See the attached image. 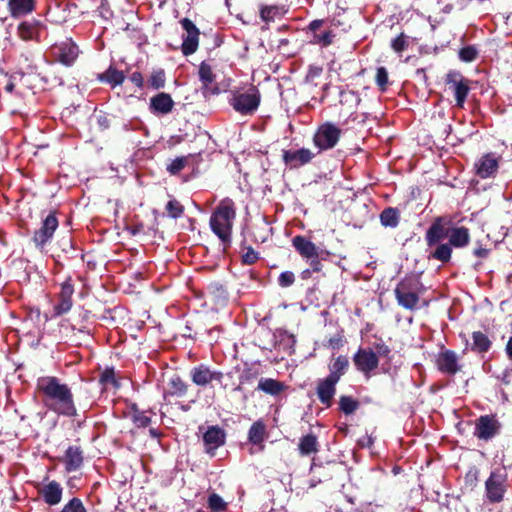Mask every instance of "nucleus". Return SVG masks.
Masks as SVG:
<instances>
[{
    "label": "nucleus",
    "instance_id": "09e8293b",
    "mask_svg": "<svg viewBox=\"0 0 512 512\" xmlns=\"http://www.w3.org/2000/svg\"><path fill=\"white\" fill-rule=\"evenodd\" d=\"M391 47L397 53H401L402 51H404L407 47V41H406L405 35L402 33L399 36H397L396 38H394L392 40Z\"/></svg>",
    "mask_w": 512,
    "mask_h": 512
},
{
    "label": "nucleus",
    "instance_id": "b1692460",
    "mask_svg": "<svg viewBox=\"0 0 512 512\" xmlns=\"http://www.w3.org/2000/svg\"><path fill=\"white\" fill-rule=\"evenodd\" d=\"M292 245L303 258L309 259L318 256L316 245L304 236H295L292 239Z\"/></svg>",
    "mask_w": 512,
    "mask_h": 512
},
{
    "label": "nucleus",
    "instance_id": "58836bf2",
    "mask_svg": "<svg viewBox=\"0 0 512 512\" xmlns=\"http://www.w3.org/2000/svg\"><path fill=\"white\" fill-rule=\"evenodd\" d=\"M207 505L211 512H225L228 506L223 498L216 493L209 495Z\"/></svg>",
    "mask_w": 512,
    "mask_h": 512
},
{
    "label": "nucleus",
    "instance_id": "7c9ffc66",
    "mask_svg": "<svg viewBox=\"0 0 512 512\" xmlns=\"http://www.w3.org/2000/svg\"><path fill=\"white\" fill-rule=\"evenodd\" d=\"M259 390L272 395H279L285 388L284 384L272 378H261L258 382Z\"/></svg>",
    "mask_w": 512,
    "mask_h": 512
},
{
    "label": "nucleus",
    "instance_id": "6e6552de",
    "mask_svg": "<svg viewBox=\"0 0 512 512\" xmlns=\"http://www.w3.org/2000/svg\"><path fill=\"white\" fill-rule=\"evenodd\" d=\"M445 84L453 93L456 105L462 108L470 91L469 80L459 71L451 70L445 76Z\"/></svg>",
    "mask_w": 512,
    "mask_h": 512
},
{
    "label": "nucleus",
    "instance_id": "bf43d9fd",
    "mask_svg": "<svg viewBox=\"0 0 512 512\" xmlns=\"http://www.w3.org/2000/svg\"><path fill=\"white\" fill-rule=\"evenodd\" d=\"M341 343V337H332L329 339V345L333 348L338 347Z\"/></svg>",
    "mask_w": 512,
    "mask_h": 512
},
{
    "label": "nucleus",
    "instance_id": "79ce46f5",
    "mask_svg": "<svg viewBox=\"0 0 512 512\" xmlns=\"http://www.w3.org/2000/svg\"><path fill=\"white\" fill-rule=\"evenodd\" d=\"M334 38L335 33L332 30L313 34V42L321 45L322 47L331 45L334 41Z\"/></svg>",
    "mask_w": 512,
    "mask_h": 512
},
{
    "label": "nucleus",
    "instance_id": "4d7b16f0",
    "mask_svg": "<svg viewBox=\"0 0 512 512\" xmlns=\"http://www.w3.org/2000/svg\"><path fill=\"white\" fill-rule=\"evenodd\" d=\"M473 254L478 258H486L489 254V250L480 246L474 249Z\"/></svg>",
    "mask_w": 512,
    "mask_h": 512
},
{
    "label": "nucleus",
    "instance_id": "ea45409f",
    "mask_svg": "<svg viewBox=\"0 0 512 512\" xmlns=\"http://www.w3.org/2000/svg\"><path fill=\"white\" fill-rule=\"evenodd\" d=\"M100 382L102 385L107 388L112 386L114 388H119L120 384L116 378L114 368H106L100 376Z\"/></svg>",
    "mask_w": 512,
    "mask_h": 512
},
{
    "label": "nucleus",
    "instance_id": "9d476101",
    "mask_svg": "<svg viewBox=\"0 0 512 512\" xmlns=\"http://www.w3.org/2000/svg\"><path fill=\"white\" fill-rule=\"evenodd\" d=\"M352 360L356 369L366 378H370L379 365L378 356L371 348H359Z\"/></svg>",
    "mask_w": 512,
    "mask_h": 512
},
{
    "label": "nucleus",
    "instance_id": "f257e3e1",
    "mask_svg": "<svg viewBox=\"0 0 512 512\" xmlns=\"http://www.w3.org/2000/svg\"><path fill=\"white\" fill-rule=\"evenodd\" d=\"M470 230L464 226H452L450 216H439L434 219L425 233L428 248H433L428 254L429 259L448 263L452 257L453 248H464L470 243Z\"/></svg>",
    "mask_w": 512,
    "mask_h": 512
},
{
    "label": "nucleus",
    "instance_id": "a18cd8bd",
    "mask_svg": "<svg viewBox=\"0 0 512 512\" xmlns=\"http://www.w3.org/2000/svg\"><path fill=\"white\" fill-rule=\"evenodd\" d=\"M60 512H87L83 502L79 498H72L64 505Z\"/></svg>",
    "mask_w": 512,
    "mask_h": 512
},
{
    "label": "nucleus",
    "instance_id": "9b49d317",
    "mask_svg": "<svg viewBox=\"0 0 512 512\" xmlns=\"http://www.w3.org/2000/svg\"><path fill=\"white\" fill-rule=\"evenodd\" d=\"M180 24L185 32L182 36L181 52L184 56H189L199 47L200 31L189 18L181 19Z\"/></svg>",
    "mask_w": 512,
    "mask_h": 512
},
{
    "label": "nucleus",
    "instance_id": "c9c22d12",
    "mask_svg": "<svg viewBox=\"0 0 512 512\" xmlns=\"http://www.w3.org/2000/svg\"><path fill=\"white\" fill-rule=\"evenodd\" d=\"M166 77L163 69H154L148 79V85L152 89L159 90L165 86Z\"/></svg>",
    "mask_w": 512,
    "mask_h": 512
},
{
    "label": "nucleus",
    "instance_id": "393cba45",
    "mask_svg": "<svg viewBox=\"0 0 512 512\" xmlns=\"http://www.w3.org/2000/svg\"><path fill=\"white\" fill-rule=\"evenodd\" d=\"M266 437V426L258 420L254 422L248 431V440L251 444L259 446L260 450L264 449V440Z\"/></svg>",
    "mask_w": 512,
    "mask_h": 512
},
{
    "label": "nucleus",
    "instance_id": "37998d69",
    "mask_svg": "<svg viewBox=\"0 0 512 512\" xmlns=\"http://www.w3.org/2000/svg\"><path fill=\"white\" fill-rule=\"evenodd\" d=\"M166 211L171 218L177 219L182 216L184 207L179 201L172 199L167 203Z\"/></svg>",
    "mask_w": 512,
    "mask_h": 512
},
{
    "label": "nucleus",
    "instance_id": "a19ab883",
    "mask_svg": "<svg viewBox=\"0 0 512 512\" xmlns=\"http://www.w3.org/2000/svg\"><path fill=\"white\" fill-rule=\"evenodd\" d=\"M339 407L344 414L349 415L357 410L359 403L350 396H341L339 400Z\"/></svg>",
    "mask_w": 512,
    "mask_h": 512
},
{
    "label": "nucleus",
    "instance_id": "f8f14e48",
    "mask_svg": "<svg viewBox=\"0 0 512 512\" xmlns=\"http://www.w3.org/2000/svg\"><path fill=\"white\" fill-rule=\"evenodd\" d=\"M58 227V219L55 213H50L42 221L41 227L35 231L32 241L37 248L43 250L44 247L51 241L56 229Z\"/></svg>",
    "mask_w": 512,
    "mask_h": 512
},
{
    "label": "nucleus",
    "instance_id": "2f4dec72",
    "mask_svg": "<svg viewBox=\"0 0 512 512\" xmlns=\"http://www.w3.org/2000/svg\"><path fill=\"white\" fill-rule=\"evenodd\" d=\"M472 340L471 350L477 353H486L492 344L488 336L481 331L473 332Z\"/></svg>",
    "mask_w": 512,
    "mask_h": 512
},
{
    "label": "nucleus",
    "instance_id": "0eeeda50",
    "mask_svg": "<svg viewBox=\"0 0 512 512\" xmlns=\"http://www.w3.org/2000/svg\"><path fill=\"white\" fill-rule=\"evenodd\" d=\"M342 130L332 122L321 124L313 137L314 145L319 150H329L334 148L341 137Z\"/></svg>",
    "mask_w": 512,
    "mask_h": 512
},
{
    "label": "nucleus",
    "instance_id": "20e7f679",
    "mask_svg": "<svg viewBox=\"0 0 512 512\" xmlns=\"http://www.w3.org/2000/svg\"><path fill=\"white\" fill-rule=\"evenodd\" d=\"M424 287L419 279L415 277L404 278L395 288V297L400 306L408 310L418 307L419 296Z\"/></svg>",
    "mask_w": 512,
    "mask_h": 512
},
{
    "label": "nucleus",
    "instance_id": "de8ad7c7",
    "mask_svg": "<svg viewBox=\"0 0 512 512\" xmlns=\"http://www.w3.org/2000/svg\"><path fill=\"white\" fill-rule=\"evenodd\" d=\"M376 83L381 89V91H385L388 84V72L385 67L377 68L376 72Z\"/></svg>",
    "mask_w": 512,
    "mask_h": 512
},
{
    "label": "nucleus",
    "instance_id": "423d86ee",
    "mask_svg": "<svg viewBox=\"0 0 512 512\" xmlns=\"http://www.w3.org/2000/svg\"><path fill=\"white\" fill-rule=\"evenodd\" d=\"M508 487V474L505 468H495L485 481V495L490 503L503 501Z\"/></svg>",
    "mask_w": 512,
    "mask_h": 512
},
{
    "label": "nucleus",
    "instance_id": "f03ea898",
    "mask_svg": "<svg viewBox=\"0 0 512 512\" xmlns=\"http://www.w3.org/2000/svg\"><path fill=\"white\" fill-rule=\"evenodd\" d=\"M37 388L42 394L44 405L49 410L67 417L77 415L71 389L68 385L61 383L57 377H40L37 380Z\"/></svg>",
    "mask_w": 512,
    "mask_h": 512
},
{
    "label": "nucleus",
    "instance_id": "473e14b6",
    "mask_svg": "<svg viewBox=\"0 0 512 512\" xmlns=\"http://www.w3.org/2000/svg\"><path fill=\"white\" fill-rule=\"evenodd\" d=\"M380 222L384 227L394 228L399 223V213L395 208H386L380 214Z\"/></svg>",
    "mask_w": 512,
    "mask_h": 512
},
{
    "label": "nucleus",
    "instance_id": "f704fd0d",
    "mask_svg": "<svg viewBox=\"0 0 512 512\" xmlns=\"http://www.w3.org/2000/svg\"><path fill=\"white\" fill-rule=\"evenodd\" d=\"M283 15V10L278 6H263L260 9V17L266 22L270 23Z\"/></svg>",
    "mask_w": 512,
    "mask_h": 512
},
{
    "label": "nucleus",
    "instance_id": "dca6fc26",
    "mask_svg": "<svg viewBox=\"0 0 512 512\" xmlns=\"http://www.w3.org/2000/svg\"><path fill=\"white\" fill-rule=\"evenodd\" d=\"M499 168V157L493 153H487L475 163L476 174L482 178L494 177Z\"/></svg>",
    "mask_w": 512,
    "mask_h": 512
},
{
    "label": "nucleus",
    "instance_id": "72a5a7b5",
    "mask_svg": "<svg viewBox=\"0 0 512 512\" xmlns=\"http://www.w3.org/2000/svg\"><path fill=\"white\" fill-rule=\"evenodd\" d=\"M198 75L200 81L202 82V86L205 89H207L215 81L216 78L212 67L206 62H201Z\"/></svg>",
    "mask_w": 512,
    "mask_h": 512
},
{
    "label": "nucleus",
    "instance_id": "a211bd4d",
    "mask_svg": "<svg viewBox=\"0 0 512 512\" xmlns=\"http://www.w3.org/2000/svg\"><path fill=\"white\" fill-rule=\"evenodd\" d=\"M74 293V287L70 280L62 283L61 290L58 295V302L54 306V315L60 316L67 313L72 308V295Z\"/></svg>",
    "mask_w": 512,
    "mask_h": 512
},
{
    "label": "nucleus",
    "instance_id": "3c124183",
    "mask_svg": "<svg viewBox=\"0 0 512 512\" xmlns=\"http://www.w3.org/2000/svg\"><path fill=\"white\" fill-rule=\"evenodd\" d=\"M242 258L245 264H253L258 259V253L255 252L252 248H249L247 252L242 256Z\"/></svg>",
    "mask_w": 512,
    "mask_h": 512
},
{
    "label": "nucleus",
    "instance_id": "4c0bfd02",
    "mask_svg": "<svg viewBox=\"0 0 512 512\" xmlns=\"http://www.w3.org/2000/svg\"><path fill=\"white\" fill-rule=\"evenodd\" d=\"M169 385H170V393L172 395H176L178 397H182L184 395H186L187 391H188V385L187 383L182 380L181 377L179 376H174L170 379V382H169Z\"/></svg>",
    "mask_w": 512,
    "mask_h": 512
},
{
    "label": "nucleus",
    "instance_id": "39448f33",
    "mask_svg": "<svg viewBox=\"0 0 512 512\" xmlns=\"http://www.w3.org/2000/svg\"><path fill=\"white\" fill-rule=\"evenodd\" d=\"M261 102V94L255 86H250L245 91H234L231 94L229 104L241 115H253Z\"/></svg>",
    "mask_w": 512,
    "mask_h": 512
},
{
    "label": "nucleus",
    "instance_id": "4be33fe9",
    "mask_svg": "<svg viewBox=\"0 0 512 512\" xmlns=\"http://www.w3.org/2000/svg\"><path fill=\"white\" fill-rule=\"evenodd\" d=\"M63 489L56 481H50L40 489V495L50 506L57 505L62 499Z\"/></svg>",
    "mask_w": 512,
    "mask_h": 512
},
{
    "label": "nucleus",
    "instance_id": "a878e982",
    "mask_svg": "<svg viewBox=\"0 0 512 512\" xmlns=\"http://www.w3.org/2000/svg\"><path fill=\"white\" fill-rule=\"evenodd\" d=\"M298 449L302 456L317 453L319 450V443L316 435L309 433L302 436L299 440Z\"/></svg>",
    "mask_w": 512,
    "mask_h": 512
},
{
    "label": "nucleus",
    "instance_id": "864d4df0",
    "mask_svg": "<svg viewBox=\"0 0 512 512\" xmlns=\"http://www.w3.org/2000/svg\"><path fill=\"white\" fill-rule=\"evenodd\" d=\"M322 71L323 69L319 66H310L306 76L307 81H313L321 75Z\"/></svg>",
    "mask_w": 512,
    "mask_h": 512
},
{
    "label": "nucleus",
    "instance_id": "c03bdc74",
    "mask_svg": "<svg viewBox=\"0 0 512 512\" xmlns=\"http://www.w3.org/2000/svg\"><path fill=\"white\" fill-rule=\"evenodd\" d=\"M478 56V50L474 46H465L459 51V58L463 62H472Z\"/></svg>",
    "mask_w": 512,
    "mask_h": 512
},
{
    "label": "nucleus",
    "instance_id": "2eb2a0df",
    "mask_svg": "<svg viewBox=\"0 0 512 512\" xmlns=\"http://www.w3.org/2000/svg\"><path fill=\"white\" fill-rule=\"evenodd\" d=\"M190 377L197 386H207L213 381L221 382L223 373L211 370L208 366L200 364L191 369Z\"/></svg>",
    "mask_w": 512,
    "mask_h": 512
},
{
    "label": "nucleus",
    "instance_id": "ddd939ff",
    "mask_svg": "<svg viewBox=\"0 0 512 512\" xmlns=\"http://www.w3.org/2000/svg\"><path fill=\"white\" fill-rule=\"evenodd\" d=\"M51 55L55 61L65 66H71L79 55V49L72 40L68 39L53 45Z\"/></svg>",
    "mask_w": 512,
    "mask_h": 512
},
{
    "label": "nucleus",
    "instance_id": "6e6d98bb",
    "mask_svg": "<svg viewBox=\"0 0 512 512\" xmlns=\"http://www.w3.org/2000/svg\"><path fill=\"white\" fill-rule=\"evenodd\" d=\"M309 260H310V267H311L312 271L319 272L322 267L321 262L319 260V255L315 256V257H311V258H309Z\"/></svg>",
    "mask_w": 512,
    "mask_h": 512
},
{
    "label": "nucleus",
    "instance_id": "f3484780",
    "mask_svg": "<svg viewBox=\"0 0 512 512\" xmlns=\"http://www.w3.org/2000/svg\"><path fill=\"white\" fill-rule=\"evenodd\" d=\"M226 434L224 430L218 426H211L203 435V441L205 445L206 453L214 456L215 451L224 445Z\"/></svg>",
    "mask_w": 512,
    "mask_h": 512
},
{
    "label": "nucleus",
    "instance_id": "052dcab7",
    "mask_svg": "<svg viewBox=\"0 0 512 512\" xmlns=\"http://www.w3.org/2000/svg\"><path fill=\"white\" fill-rule=\"evenodd\" d=\"M506 353H507V356L509 357V359L512 360V336L510 337V339L507 342Z\"/></svg>",
    "mask_w": 512,
    "mask_h": 512
},
{
    "label": "nucleus",
    "instance_id": "603ef678",
    "mask_svg": "<svg viewBox=\"0 0 512 512\" xmlns=\"http://www.w3.org/2000/svg\"><path fill=\"white\" fill-rule=\"evenodd\" d=\"M378 359L380 357H387L390 353V348L385 343H377L375 344V351H374Z\"/></svg>",
    "mask_w": 512,
    "mask_h": 512
},
{
    "label": "nucleus",
    "instance_id": "4468645a",
    "mask_svg": "<svg viewBox=\"0 0 512 512\" xmlns=\"http://www.w3.org/2000/svg\"><path fill=\"white\" fill-rule=\"evenodd\" d=\"M437 369L446 375H455L462 370L459 356L453 350L442 349L436 358Z\"/></svg>",
    "mask_w": 512,
    "mask_h": 512
},
{
    "label": "nucleus",
    "instance_id": "6ab92c4d",
    "mask_svg": "<svg viewBox=\"0 0 512 512\" xmlns=\"http://www.w3.org/2000/svg\"><path fill=\"white\" fill-rule=\"evenodd\" d=\"M338 382L326 377L320 379L317 383L316 393L319 401L325 405L326 407H330L332 404V400L336 393V384Z\"/></svg>",
    "mask_w": 512,
    "mask_h": 512
},
{
    "label": "nucleus",
    "instance_id": "bb28decb",
    "mask_svg": "<svg viewBox=\"0 0 512 512\" xmlns=\"http://www.w3.org/2000/svg\"><path fill=\"white\" fill-rule=\"evenodd\" d=\"M9 10L13 17H21L33 11L34 0H9Z\"/></svg>",
    "mask_w": 512,
    "mask_h": 512
},
{
    "label": "nucleus",
    "instance_id": "49530a36",
    "mask_svg": "<svg viewBox=\"0 0 512 512\" xmlns=\"http://www.w3.org/2000/svg\"><path fill=\"white\" fill-rule=\"evenodd\" d=\"M187 157H178L176 159H174L167 167V170L175 175L177 173H179L182 169H184V167L186 166L187 164Z\"/></svg>",
    "mask_w": 512,
    "mask_h": 512
},
{
    "label": "nucleus",
    "instance_id": "13d9d810",
    "mask_svg": "<svg viewBox=\"0 0 512 512\" xmlns=\"http://www.w3.org/2000/svg\"><path fill=\"white\" fill-rule=\"evenodd\" d=\"M324 23L323 20H313L310 24H309V29L315 34V33H318V29L322 26V24Z\"/></svg>",
    "mask_w": 512,
    "mask_h": 512
},
{
    "label": "nucleus",
    "instance_id": "5701e85b",
    "mask_svg": "<svg viewBox=\"0 0 512 512\" xmlns=\"http://www.w3.org/2000/svg\"><path fill=\"white\" fill-rule=\"evenodd\" d=\"M313 158V153L306 148L296 151H284L283 159L287 165L297 167L310 162Z\"/></svg>",
    "mask_w": 512,
    "mask_h": 512
},
{
    "label": "nucleus",
    "instance_id": "aec40b11",
    "mask_svg": "<svg viewBox=\"0 0 512 512\" xmlns=\"http://www.w3.org/2000/svg\"><path fill=\"white\" fill-rule=\"evenodd\" d=\"M174 101L168 93H158L150 99L149 108L153 114L167 115L174 108Z\"/></svg>",
    "mask_w": 512,
    "mask_h": 512
},
{
    "label": "nucleus",
    "instance_id": "412c9836",
    "mask_svg": "<svg viewBox=\"0 0 512 512\" xmlns=\"http://www.w3.org/2000/svg\"><path fill=\"white\" fill-rule=\"evenodd\" d=\"M67 472H74L79 470L84 462L83 451L78 446H69L62 458Z\"/></svg>",
    "mask_w": 512,
    "mask_h": 512
},
{
    "label": "nucleus",
    "instance_id": "c756f323",
    "mask_svg": "<svg viewBox=\"0 0 512 512\" xmlns=\"http://www.w3.org/2000/svg\"><path fill=\"white\" fill-rule=\"evenodd\" d=\"M98 79L114 88L124 82L125 75L122 71L110 66L105 72L98 76Z\"/></svg>",
    "mask_w": 512,
    "mask_h": 512
},
{
    "label": "nucleus",
    "instance_id": "cd10ccee",
    "mask_svg": "<svg viewBox=\"0 0 512 512\" xmlns=\"http://www.w3.org/2000/svg\"><path fill=\"white\" fill-rule=\"evenodd\" d=\"M349 366V361L346 356H338L329 365V375L327 377L339 382L341 377L346 373Z\"/></svg>",
    "mask_w": 512,
    "mask_h": 512
},
{
    "label": "nucleus",
    "instance_id": "680f3d73",
    "mask_svg": "<svg viewBox=\"0 0 512 512\" xmlns=\"http://www.w3.org/2000/svg\"><path fill=\"white\" fill-rule=\"evenodd\" d=\"M13 89H14V84H13L12 82H10V83H8V84L6 85V90H7L8 92H12V91H13Z\"/></svg>",
    "mask_w": 512,
    "mask_h": 512
},
{
    "label": "nucleus",
    "instance_id": "e2e57ef3",
    "mask_svg": "<svg viewBox=\"0 0 512 512\" xmlns=\"http://www.w3.org/2000/svg\"><path fill=\"white\" fill-rule=\"evenodd\" d=\"M149 432L153 437H158V432L155 429H150Z\"/></svg>",
    "mask_w": 512,
    "mask_h": 512
},
{
    "label": "nucleus",
    "instance_id": "69168bd1",
    "mask_svg": "<svg viewBox=\"0 0 512 512\" xmlns=\"http://www.w3.org/2000/svg\"><path fill=\"white\" fill-rule=\"evenodd\" d=\"M288 337L291 339L292 343H295V337L293 335H289Z\"/></svg>",
    "mask_w": 512,
    "mask_h": 512
},
{
    "label": "nucleus",
    "instance_id": "e433bc0d",
    "mask_svg": "<svg viewBox=\"0 0 512 512\" xmlns=\"http://www.w3.org/2000/svg\"><path fill=\"white\" fill-rule=\"evenodd\" d=\"M132 410V421L138 428H145L151 423L150 416L146 412L140 411L136 404L131 406Z\"/></svg>",
    "mask_w": 512,
    "mask_h": 512
},
{
    "label": "nucleus",
    "instance_id": "1a4fd4ad",
    "mask_svg": "<svg viewBox=\"0 0 512 512\" xmlns=\"http://www.w3.org/2000/svg\"><path fill=\"white\" fill-rule=\"evenodd\" d=\"M502 425L495 415H482L475 421L474 436L483 441H490L500 434Z\"/></svg>",
    "mask_w": 512,
    "mask_h": 512
},
{
    "label": "nucleus",
    "instance_id": "c85d7f7f",
    "mask_svg": "<svg viewBox=\"0 0 512 512\" xmlns=\"http://www.w3.org/2000/svg\"><path fill=\"white\" fill-rule=\"evenodd\" d=\"M39 24L34 21L21 22L17 28L18 36L24 40L29 41L35 39L39 34Z\"/></svg>",
    "mask_w": 512,
    "mask_h": 512
},
{
    "label": "nucleus",
    "instance_id": "8fccbe9b",
    "mask_svg": "<svg viewBox=\"0 0 512 512\" xmlns=\"http://www.w3.org/2000/svg\"><path fill=\"white\" fill-rule=\"evenodd\" d=\"M295 281L294 273L291 271H284L279 275L278 284L281 287H289Z\"/></svg>",
    "mask_w": 512,
    "mask_h": 512
},
{
    "label": "nucleus",
    "instance_id": "7ed1b4c3",
    "mask_svg": "<svg viewBox=\"0 0 512 512\" xmlns=\"http://www.w3.org/2000/svg\"><path fill=\"white\" fill-rule=\"evenodd\" d=\"M236 219V205L230 198L222 199L210 216V228L224 247L231 244L232 230Z\"/></svg>",
    "mask_w": 512,
    "mask_h": 512
},
{
    "label": "nucleus",
    "instance_id": "0e129e2a",
    "mask_svg": "<svg viewBox=\"0 0 512 512\" xmlns=\"http://www.w3.org/2000/svg\"><path fill=\"white\" fill-rule=\"evenodd\" d=\"M309 273H310V271H309V270H305V271L303 272V278H305L306 276H308V275H309Z\"/></svg>",
    "mask_w": 512,
    "mask_h": 512
},
{
    "label": "nucleus",
    "instance_id": "5fc2aeb1",
    "mask_svg": "<svg viewBox=\"0 0 512 512\" xmlns=\"http://www.w3.org/2000/svg\"><path fill=\"white\" fill-rule=\"evenodd\" d=\"M130 81L136 85L138 88H143L144 86V79L140 72L135 71L130 76Z\"/></svg>",
    "mask_w": 512,
    "mask_h": 512
}]
</instances>
